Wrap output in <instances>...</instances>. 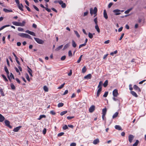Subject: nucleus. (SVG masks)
Instances as JSON below:
<instances>
[{
	"instance_id": "obj_1",
	"label": "nucleus",
	"mask_w": 146,
	"mask_h": 146,
	"mask_svg": "<svg viewBox=\"0 0 146 146\" xmlns=\"http://www.w3.org/2000/svg\"><path fill=\"white\" fill-rule=\"evenodd\" d=\"M97 9L96 7H95L94 9H93L92 8H91L90 9V13L91 14V15H92L93 14H94L95 15L94 16L95 17L97 15Z\"/></svg>"
},
{
	"instance_id": "obj_2",
	"label": "nucleus",
	"mask_w": 146,
	"mask_h": 146,
	"mask_svg": "<svg viewBox=\"0 0 146 146\" xmlns=\"http://www.w3.org/2000/svg\"><path fill=\"white\" fill-rule=\"evenodd\" d=\"M15 1L17 4V5L19 9L22 11H23V6L22 4H20L19 2V0H15Z\"/></svg>"
},
{
	"instance_id": "obj_3",
	"label": "nucleus",
	"mask_w": 146,
	"mask_h": 146,
	"mask_svg": "<svg viewBox=\"0 0 146 146\" xmlns=\"http://www.w3.org/2000/svg\"><path fill=\"white\" fill-rule=\"evenodd\" d=\"M34 38L37 42L39 44H42L44 43V40H43L39 38L34 37Z\"/></svg>"
},
{
	"instance_id": "obj_4",
	"label": "nucleus",
	"mask_w": 146,
	"mask_h": 146,
	"mask_svg": "<svg viewBox=\"0 0 146 146\" xmlns=\"http://www.w3.org/2000/svg\"><path fill=\"white\" fill-rule=\"evenodd\" d=\"M58 3L61 5V6L62 8H65L66 7V5L65 3H64L63 1L62 0L58 1Z\"/></svg>"
},
{
	"instance_id": "obj_5",
	"label": "nucleus",
	"mask_w": 146,
	"mask_h": 146,
	"mask_svg": "<svg viewBox=\"0 0 146 146\" xmlns=\"http://www.w3.org/2000/svg\"><path fill=\"white\" fill-rule=\"evenodd\" d=\"M120 11V10L117 9H114L113 11V12L115 13V14L116 15H120L121 14Z\"/></svg>"
},
{
	"instance_id": "obj_6",
	"label": "nucleus",
	"mask_w": 146,
	"mask_h": 146,
	"mask_svg": "<svg viewBox=\"0 0 146 146\" xmlns=\"http://www.w3.org/2000/svg\"><path fill=\"white\" fill-rule=\"evenodd\" d=\"M134 136L132 135H129L128 136L129 141L130 143L132 142L134 138Z\"/></svg>"
},
{
	"instance_id": "obj_7",
	"label": "nucleus",
	"mask_w": 146,
	"mask_h": 146,
	"mask_svg": "<svg viewBox=\"0 0 146 146\" xmlns=\"http://www.w3.org/2000/svg\"><path fill=\"white\" fill-rule=\"evenodd\" d=\"M102 81H100L99 83V85L98 86V90L97 91H101L102 88Z\"/></svg>"
},
{
	"instance_id": "obj_8",
	"label": "nucleus",
	"mask_w": 146,
	"mask_h": 146,
	"mask_svg": "<svg viewBox=\"0 0 146 146\" xmlns=\"http://www.w3.org/2000/svg\"><path fill=\"white\" fill-rule=\"evenodd\" d=\"M133 88L135 90L138 91H141L140 88L136 85H135L133 86Z\"/></svg>"
},
{
	"instance_id": "obj_9",
	"label": "nucleus",
	"mask_w": 146,
	"mask_h": 146,
	"mask_svg": "<svg viewBox=\"0 0 146 146\" xmlns=\"http://www.w3.org/2000/svg\"><path fill=\"white\" fill-rule=\"evenodd\" d=\"M95 107L94 106H91L89 108V111L90 113L92 112L95 110Z\"/></svg>"
},
{
	"instance_id": "obj_10",
	"label": "nucleus",
	"mask_w": 146,
	"mask_h": 146,
	"mask_svg": "<svg viewBox=\"0 0 146 146\" xmlns=\"http://www.w3.org/2000/svg\"><path fill=\"white\" fill-rule=\"evenodd\" d=\"M25 32L26 33H28V34L32 35H33V36H36L35 33L33 32L30 31L29 30H27V31H26Z\"/></svg>"
},
{
	"instance_id": "obj_11",
	"label": "nucleus",
	"mask_w": 146,
	"mask_h": 146,
	"mask_svg": "<svg viewBox=\"0 0 146 146\" xmlns=\"http://www.w3.org/2000/svg\"><path fill=\"white\" fill-rule=\"evenodd\" d=\"M104 17L106 19H107L108 18V17L106 12V10H104Z\"/></svg>"
},
{
	"instance_id": "obj_12",
	"label": "nucleus",
	"mask_w": 146,
	"mask_h": 146,
	"mask_svg": "<svg viewBox=\"0 0 146 146\" xmlns=\"http://www.w3.org/2000/svg\"><path fill=\"white\" fill-rule=\"evenodd\" d=\"M92 77V75L90 74H89L86 76H85L84 77L85 79H90Z\"/></svg>"
},
{
	"instance_id": "obj_13",
	"label": "nucleus",
	"mask_w": 146,
	"mask_h": 146,
	"mask_svg": "<svg viewBox=\"0 0 146 146\" xmlns=\"http://www.w3.org/2000/svg\"><path fill=\"white\" fill-rule=\"evenodd\" d=\"M27 68H28V72L29 73L30 75L31 76H33V75H32V70L31 69V68H29V66H27Z\"/></svg>"
},
{
	"instance_id": "obj_14",
	"label": "nucleus",
	"mask_w": 146,
	"mask_h": 146,
	"mask_svg": "<svg viewBox=\"0 0 146 146\" xmlns=\"http://www.w3.org/2000/svg\"><path fill=\"white\" fill-rule=\"evenodd\" d=\"M99 142V140L98 139H96L94 140L93 143L94 145H96Z\"/></svg>"
},
{
	"instance_id": "obj_15",
	"label": "nucleus",
	"mask_w": 146,
	"mask_h": 146,
	"mask_svg": "<svg viewBox=\"0 0 146 146\" xmlns=\"http://www.w3.org/2000/svg\"><path fill=\"white\" fill-rule=\"evenodd\" d=\"M107 112V109L106 108H104L102 110V115H106Z\"/></svg>"
},
{
	"instance_id": "obj_16",
	"label": "nucleus",
	"mask_w": 146,
	"mask_h": 146,
	"mask_svg": "<svg viewBox=\"0 0 146 146\" xmlns=\"http://www.w3.org/2000/svg\"><path fill=\"white\" fill-rule=\"evenodd\" d=\"M115 129L119 130H122L121 127L119 125H116L115 126Z\"/></svg>"
},
{
	"instance_id": "obj_17",
	"label": "nucleus",
	"mask_w": 146,
	"mask_h": 146,
	"mask_svg": "<svg viewBox=\"0 0 146 146\" xmlns=\"http://www.w3.org/2000/svg\"><path fill=\"white\" fill-rule=\"evenodd\" d=\"M18 35L19 36H20L22 37L25 38L26 33H19Z\"/></svg>"
},
{
	"instance_id": "obj_18",
	"label": "nucleus",
	"mask_w": 146,
	"mask_h": 146,
	"mask_svg": "<svg viewBox=\"0 0 146 146\" xmlns=\"http://www.w3.org/2000/svg\"><path fill=\"white\" fill-rule=\"evenodd\" d=\"M3 11L5 13H8L9 12H13V11L12 10L10 9L9 10L5 8H4L3 9Z\"/></svg>"
},
{
	"instance_id": "obj_19",
	"label": "nucleus",
	"mask_w": 146,
	"mask_h": 146,
	"mask_svg": "<svg viewBox=\"0 0 146 146\" xmlns=\"http://www.w3.org/2000/svg\"><path fill=\"white\" fill-rule=\"evenodd\" d=\"M5 119V118L2 115L0 114V122H3Z\"/></svg>"
},
{
	"instance_id": "obj_20",
	"label": "nucleus",
	"mask_w": 146,
	"mask_h": 146,
	"mask_svg": "<svg viewBox=\"0 0 146 146\" xmlns=\"http://www.w3.org/2000/svg\"><path fill=\"white\" fill-rule=\"evenodd\" d=\"M21 127V126H19L18 127H17L15 128L13 130V131L15 132H17L20 129V128Z\"/></svg>"
},
{
	"instance_id": "obj_21",
	"label": "nucleus",
	"mask_w": 146,
	"mask_h": 146,
	"mask_svg": "<svg viewBox=\"0 0 146 146\" xmlns=\"http://www.w3.org/2000/svg\"><path fill=\"white\" fill-rule=\"evenodd\" d=\"M63 46V45H61L59 46L57 48H56L55 49V50L56 51H58L60 49L62 48Z\"/></svg>"
},
{
	"instance_id": "obj_22",
	"label": "nucleus",
	"mask_w": 146,
	"mask_h": 146,
	"mask_svg": "<svg viewBox=\"0 0 146 146\" xmlns=\"http://www.w3.org/2000/svg\"><path fill=\"white\" fill-rule=\"evenodd\" d=\"M5 123L6 125L7 126L9 127L10 125V122L9 121L7 120H5Z\"/></svg>"
},
{
	"instance_id": "obj_23",
	"label": "nucleus",
	"mask_w": 146,
	"mask_h": 146,
	"mask_svg": "<svg viewBox=\"0 0 146 146\" xmlns=\"http://www.w3.org/2000/svg\"><path fill=\"white\" fill-rule=\"evenodd\" d=\"M86 66H84L82 69V72L83 73H85L86 72Z\"/></svg>"
},
{
	"instance_id": "obj_24",
	"label": "nucleus",
	"mask_w": 146,
	"mask_h": 146,
	"mask_svg": "<svg viewBox=\"0 0 146 146\" xmlns=\"http://www.w3.org/2000/svg\"><path fill=\"white\" fill-rule=\"evenodd\" d=\"M25 23L26 22L25 21H23L22 23L19 22V26H23L25 25Z\"/></svg>"
},
{
	"instance_id": "obj_25",
	"label": "nucleus",
	"mask_w": 146,
	"mask_h": 146,
	"mask_svg": "<svg viewBox=\"0 0 146 146\" xmlns=\"http://www.w3.org/2000/svg\"><path fill=\"white\" fill-rule=\"evenodd\" d=\"M95 28L96 30L97 31V32H98V33H100V29H99L98 25H96V26H95Z\"/></svg>"
},
{
	"instance_id": "obj_26",
	"label": "nucleus",
	"mask_w": 146,
	"mask_h": 146,
	"mask_svg": "<svg viewBox=\"0 0 146 146\" xmlns=\"http://www.w3.org/2000/svg\"><path fill=\"white\" fill-rule=\"evenodd\" d=\"M19 22L16 21L13 22H12V23L13 25L16 26H19Z\"/></svg>"
},
{
	"instance_id": "obj_27",
	"label": "nucleus",
	"mask_w": 146,
	"mask_h": 146,
	"mask_svg": "<svg viewBox=\"0 0 146 146\" xmlns=\"http://www.w3.org/2000/svg\"><path fill=\"white\" fill-rule=\"evenodd\" d=\"M108 80H106L104 82L103 85L104 87H106L108 85Z\"/></svg>"
},
{
	"instance_id": "obj_28",
	"label": "nucleus",
	"mask_w": 146,
	"mask_h": 146,
	"mask_svg": "<svg viewBox=\"0 0 146 146\" xmlns=\"http://www.w3.org/2000/svg\"><path fill=\"white\" fill-rule=\"evenodd\" d=\"M130 92L132 94V95L133 96L136 97H137L138 96L135 92Z\"/></svg>"
},
{
	"instance_id": "obj_29",
	"label": "nucleus",
	"mask_w": 146,
	"mask_h": 146,
	"mask_svg": "<svg viewBox=\"0 0 146 146\" xmlns=\"http://www.w3.org/2000/svg\"><path fill=\"white\" fill-rule=\"evenodd\" d=\"M4 69L5 72L7 75H8L9 74V72L6 66H5L4 67Z\"/></svg>"
},
{
	"instance_id": "obj_30",
	"label": "nucleus",
	"mask_w": 146,
	"mask_h": 146,
	"mask_svg": "<svg viewBox=\"0 0 146 146\" xmlns=\"http://www.w3.org/2000/svg\"><path fill=\"white\" fill-rule=\"evenodd\" d=\"M72 46L73 47L75 48L76 46V44L74 40H72Z\"/></svg>"
},
{
	"instance_id": "obj_31",
	"label": "nucleus",
	"mask_w": 146,
	"mask_h": 146,
	"mask_svg": "<svg viewBox=\"0 0 146 146\" xmlns=\"http://www.w3.org/2000/svg\"><path fill=\"white\" fill-rule=\"evenodd\" d=\"M113 96L115 97H117L119 94L118 92H113Z\"/></svg>"
},
{
	"instance_id": "obj_32",
	"label": "nucleus",
	"mask_w": 146,
	"mask_h": 146,
	"mask_svg": "<svg viewBox=\"0 0 146 146\" xmlns=\"http://www.w3.org/2000/svg\"><path fill=\"white\" fill-rule=\"evenodd\" d=\"M118 113L117 112H115L113 115L112 116L113 118L114 119L118 115Z\"/></svg>"
},
{
	"instance_id": "obj_33",
	"label": "nucleus",
	"mask_w": 146,
	"mask_h": 146,
	"mask_svg": "<svg viewBox=\"0 0 146 146\" xmlns=\"http://www.w3.org/2000/svg\"><path fill=\"white\" fill-rule=\"evenodd\" d=\"M117 53V51L116 50L114 52H112L110 53V55L112 56H113L114 54H116Z\"/></svg>"
},
{
	"instance_id": "obj_34",
	"label": "nucleus",
	"mask_w": 146,
	"mask_h": 146,
	"mask_svg": "<svg viewBox=\"0 0 146 146\" xmlns=\"http://www.w3.org/2000/svg\"><path fill=\"white\" fill-rule=\"evenodd\" d=\"M25 38H27L31 39H32L31 36L28 34H26Z\"/></svg>"
},
{
	"instance_id": "obj_35",
	"label": "nucleus",
	"mask_w": 146,
	"mask_h": 146,
	"mask_svg": "<svg viewBox=\"0 0 146 146\" xmlns=\"http://www.w3.org/2000/svg\"><path fill=\"white\" fill-rule=\"evenodd\" d=\"M69 46V44H67L64 46L63 48V50H64L68 48Z\"/></svg>"
},
{
	"instance_id": "obj_36",
	"label": "nucleus",
	"mask_w": 146,
	"mask_h": 146,
	"mask_svg": "<svg viewBox=\"0 0 146 146\" xmlns=\"http://www.w3.org/2000/svg\"><path fill=\"white\" fill-rule=\"evenodd\" d=\"M132 8H130L129 9H128L127 10V11H126L124 13L125 14H128V13H129L130 12V11L131 10H132Z\"/></svg>"
},
{
	"instance_id": "obj_37",
	"label": "nucleus",
	"mask_w": 146,
	"mask_h": 146,
	"mask_svg": "<svg viewBox=\"0 0 146 146\" xmlns=\"http://www.w3.org/2000/svg\"><path fill=\"white\" fill-rule=\"evenodd\" d=\"M67 112V111H63L60 113V115L61 116H62L64 114H66Z\"/></svg>"
},
{
	"instance_id": "obj_38",
	"label": "nucleus",
	"mask_w": 146,
	"mask_h": 146,
	"mask_svg": "<svg viewBox=\"0 0 146 146\" xmlns=\"http://www.w3.org/2000/svg\"><path fill=\"white\" fill-rule=\"evenodd\" d=\"M88 36L90 38H92L93 37V34L90 33H89Z\"/></svg>"
},
{
	"instance_id": "obj_39",
	"label": "nucleus",
	"mask_w": 146,
	"mask_h": 146,
	"mask_svg": "<svg viewBox=\"0 0 146 146\" xmlns=\"http://www.w3.org/2000/svg\"><path fill=\"white\" fill-rule=\"evenodd\" d=\"M64 105V104L62 103H59L58 105V108L62 107Z\"/></svg>"
},
{
	"instance_id": "obj_40",
	"label": "nucleus",
	"mask_w": 146,
	"mask_h": 146,
	"mask_svg": "<svg viewBox=\"0 0 146 146\" xmlns=\"http://www.w3.org/2000/svg\"><path fill=\"white\" fill-rule=\"evenodd\" d=\"M139 142V141L138 140H136L135 142L133 145V146H137Z\"/></svg>"
},
{
	"instance_id": "obj_41",
	"label": "nucleus",
	"mask_w": 146,
	"mask_h": 146,
	"mask_svg": "<svg viewBox=\"0 0 146 146\" xmlns=\"http://www.w3.org/2000/svg\"><path fill=\"white\" fill-rule=\"evenodd\" d=\"M74 32L75 34L77 36L78 38H79L80 37V35H79V33H78V32L77 31H74Z\"/></svg>"
},
{
	"instance_id": "obj_42",
	"label": "nucleus",
	"mask_w": 146,
	"mask_h": 146,
	"mask_svg": "<svg viewBox=\"0 0 146 146\" xmlns=\"http://www.w3.org/2000/svg\"><path fill=\"white\" fill-rule=\"evenodd\" d=\"M43 89L45 91H48V90L46 86H44L43 87Z\"/></svg>"
},
{
	"instance_id": "obj_43",
	"label": "nucleus",
	"mask_w": 146,
	"mask_h": 146,
	"mask_svg": "<svg viewBox=\"0 0 146 146\" xmlns=\"http://www.w3.org/2000/svg\"><path fill=\"white\" fill-rule=\"evenodd\" d=\"M129 89L131 91H132L133 90V88L132 87V86L131 84H130L129 85Z\"/></svg>"
},
{
	"instance_id": "obj_44",
	"label": "nucleus",
	"mask_w": 146,
	"mask_h": 146,
	"mask_svg": "<svg viewBox=\"0 0 146 146\" xmlns=\"http://www.w3.org/2000/svg\"><path fill=\"white\" fill-rule=\"evenodd\" d=\"M94 21L96 25H97L98 23V19L97 17L95 18L94 19Z\"/></svg>"
},
{
	"instance_id": "obj_45",
	"label": "nucleus",
	"mask_w": 146,
	"mask_h": 146,
	"mask_svg": "<svg viewBox=\"0 0 146 146\" xmlns=\"http://www.w3.org/2000/svg\"><path fill=\"white\" fill-rule=\"evenodd\" d=\"M2 76L6 81H8L7 79L5 76L3 74H2Z\"/></svg>"
},
{
	"instance_id": "obj_46",
	"label": "nucleus",
	"mask_w": 146,
	"mask_h": 146,
	"mask_svg": "<svg viewBox=\"0 0 146 146\" xmlns=\"http://www.w3.org/2000/svg\"><path fill=\"white\" fill-rule=\"evenodd\" d=\"M65 83H64L62 84H61L60 86H59L58 88V89H61L63 87L64 85H65Z\"/></svg>"
},
{
	"instance_id": "obj_47",
	"label": "nucleus",
	"mask_w": 146,
	"mask_h": 146,
	"mask_svg": "<svg viewBox=\"0 0 146 146\" xmlns=\"http://www.w3.org/2000/svg\"><path fill=\"white\" fill-rule=\"evenodd\" d=\"M18 30L19 31H23V30H24V29L23 28H21V27H19L18 28Z\"/></svg>"
},
{
	"instance_id": "obj_48",
	"label": "nucleus",
	"mask_w": 146,
	"mask_h": 146,
	"mask_svg": "<svg viewBox=\"0 0 146 146\" xmlns=\"http://www.w3.org/2000/svg\"><path fill=\"white\" fill-rule=\"evenodd\" d=\"M33 7L37 11H39V9H38L35 5H33Z\"/></svg>"
},
{
	"instance_id": "obj_49",
	"label": "nucleus",
	"mask_w": 146,
	"mask_h": 146,
	"mask_svg": "<svg viewBox=\"0 0 146 146\" xmlns=\"http://www.w3.org/2000/svg\"><path fill=\"white\" fill-rule=\"evenodd\" d=\"M68 127L66 125H64L63 127V129L64 130H66L68 129Z\"/></svg>"
},
{
	"instance_id": "obj_50",
	"label": "nucleus",
	"mask_w": 146,
	"mask_h": 146,
	"mask_svg": "<svg viewBox=\"0 0 146 146\" xmlns=\"http://www.w3.org/2000/svg\"><path fill=\"white\" fill-rule=\"evenodd\" d=\"M68 55L69 56H72V53L70 50H69L68 51Z\"/></svg>"
},
{
	"instance_id": "obj_51",
	"label": "nucleus",
	"mask_w": 146,
	"mask_h": 146,
	"mask_svg": "<svg viewBox=\"0 0 146 146\" xmlns=\"http://www.w3.org/2000/svg\"><path fill=\"white\" fill-rule=\"evenodd\" d=\"M11 89L13 90H14V89H15V86L13 84H11Z\"/></svg>"
},
{
	"instance_id": "obj_52",
	"label": "nucleus",
	"mask_w": 146,
	"mask_h": 146,
	"mask_svg": "<svg viewBox=\"0 0 146 146\" xmlns=\"http://www.w3.org/2000/svg\"><path fill=\"white\" fill-rule=\"evenodd\" d=\"M108 94V92H105V93L103 95V97H106Z\"/></svg>"
},
{
	"instance_id": "obj_53",
	"label": "nucleus",
	"mask_w": 146,
	"mask_h": 146,
	"mask_svg": "<svg viewBox=\"0 0 146 146\" xmlns=\"http://www.w3.org/2000/svg\"><path fill=\"white\" fill-rule=\"evenodd\" d=\"M66 58V56L65 55L61 57V60H64Z\"/></svg>"
},
{
	"instance_id": "obj_54",
	"label": "nucleus",
	"mask_w": 146,
	"mask_h": 146,
	"mask_svg": "<svg viewBox=\"0 0 146 146\" xmlns=\"http://www.w3.org/2000/svg\"><path fill=\"white\" fill-rule=\"evenodd\" d=\"M46 128H44L42 131V133H43V134L44 135H45L46 133Z\"/></svg>"
},
{
	"instance_id": "obj_55",
	"label": "nucleus",
	"mask_w": 146,
	"mask_h": 146,
	"mask_svg": "<svg viewBox=\"0 0 146 146\" xmlns=\"http://www.w3.org/2000/svg\"><path fill=\"white\" fill-rule=\"evenodd\" d=\"M74 117V116H68L67 117V118L68 119L70 120L73 118Z\"/></svg>"
},
{
	"instance_id": "obj_56",
	"label": "nucleus",
	"mask_w": 146,
	"mask_h": 146,
	"mask_svg": "<svg viewBox=\"0 0 146 146\" xmlns=\"http://www.w3.org/2000/svg\"><path fill=\"white\" fill-rule=\"evenodd\" d=\"M64 133L63 132H61L58 133V136H60L64 134Z\"/></svg>"
},
{
	"instance_id": "obj_57",
	"label": "nucleus",
	"mask_w": 146,
	"mask_h": 146,
	"mask_svg": "<svg viewBox=\"0 0 146 146\" xmlns=\"http://www.w3.org/2000/svg\"><path fill=\"white\" fill-rule=\"evenodd\" d=\"M113 4V3H110L108 5V8H110L111 7V6Z\"/></svg>"
},
{
	"instance_id": "obj_58",
	"label": "nucleus",
	"mask_w": 146,
	"mask_h": 146,
	"mask_svg": "<svg viewBox=\"0 0 146 146\" xmlns=\"http://www.w3.org/2000/svg\"><path fill=\"white\" fill-rule=\"evenodd\" d=\"M89 13V12L88 11H87L86 12H85L84 13V16H85L88 15Z\"/></svg>"
},
{
	"instance_id": "obj_59",
	"label": "nucleus",
	"mask_w": 146,
	"mask_h": 146,
	"mask_svg": "<svg viewBox=\"0 0 146 146\" xmlns=\"http://www.w3.org/2000/svg\"><path fill=\"white\" fill-rule=\"evenodd\" d=\"M124 33H123L121 36L120 38H119V40H121L122 38H123V36H124Z\"/></svg>"
},
{
	"instance_id": "obj_60",
	"label": "nucleus",
	"mask_w": 146,
	"mask_h": 146,
	"mask_svg": "<svg viewBox=\"0 0 146 146\" xmlns=\"http://www.w3.org/2000/svg\"><path fill=\"white\" fill-rule=\"evenodd\" d=\"M50 113L52 115H55L56 114L55 112L52 110L50 111Z\"/></svg>"
},
{
	"instance_id": "obj_61",
	"label": "nucleus",
	"mask_w": 146,
	"mask_h": 146,
	"mask_svg": "<svg viewBox=\"0 0 146 146\" xmlns=\"http://www.w3.org/2000/svg\"><path fill=\"white\" fill-rule=\"evenodd\" d=\"M72 74V70H70V72L68 74V76H71Z\"/></svg>"
},
{
	"instance_id": "obj_62",
	"label": "nucleus",
	"mask_w": 146,
	"mask_h": 146,
	"mask_svg": "<svg viewBox=\"0 0 146 146\" xmlns=\"http://www.w3.org/2000/svg\"><path fill=\"white\" fill-rule=\"evenodd\" d=\"M26 79H27V80L29 82L30 81V79L29 78V75L27 74V76H26Z\"/></svg>"
},
{
	"instance_id": "obj_63",
	"label": "nucleus",
	"mask_w": 146,
	"mask_h": 146,
	"mask_svg": "<svg viewBox=\"0 0 146 146\" xmlns=\"http://www.w3.org/2000/svg\"><path fill=\"white\" fill-rule=\"evenodd\" d=\"M76 143H72L70 144V146H76Z\"/></svg>"
},
{
	"instance_id": "obj_64",
	"label": "nucleus",
	"mask_w": 146,
	"mask_h": 146,
	"mask_svg": "<svg viewBox=\"0 0 146 146\" xmlns=\"http://www.w3.org/2000/svg\"><path fill=\"white\" fill-rule=\"evenodd\" d=\"M123 27H120L118 29V31L119 32H121L123 29Z\"/></svg>"
}]
</instances>
